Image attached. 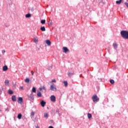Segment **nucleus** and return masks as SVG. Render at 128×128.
<instances>
[{"label":"nucleus","instance_id":"nucleus-1","mask_svg":"<svg viewBox=\"0 0 128 128\" xmlns=\"http://www.w3.org/2000/svg\"><path fill=\"white\" fill-rule=\"evenodd\" d=\"M121 36L125 40H128V31L122 30L120 32Z\"/></svg>","mask_w":128,"mask_h":128},{"label":"nucleus","instance_id":"nucleus-2","mask_svg":"<svg viewBox=\"0 0 128 128\" xmlns=\"http://www.w3.org/2000/svg\"><path fill=\"white\" fill-rule=\"evenodd\" d=\"M92 98L94 102H98L100 100V98L98 97V96H96V94L93 95L92 97Z\"/></svg>","mask_w":128,"mask_h":128},{"label":"nucleus","instance_id":"nucleus-3","mask_svg":"<svg viewBox=\"0 0 128 128\" xmlns=\"http://www.w3.org/2000/svg\"><path fill=\"white\" fill-rule=\"evenodd\" d=\"M50 90H52L53 92H56V90H58L56 86V85L54 84L50 85Z\"/></svg>","mask_w":128,"mask_h":128},{"label":"nucleus","instance_id":"nucleus-4","mask_svg":"<svg viewBox=\"0 0 128 128\" xmlns=\"http://www.w3.org/2000/svg\"><path fill=\"white\" fill-rule=\"evenodd\" d=\"M70 50L68 48L64 46L62 48V52L66 54V52H68Z\"/></svg>","mask_w":128,"mask_h":128},{"label":"nucleus","instance_id":"nucleus-5","mask_svg":"<svg viewBox=\"0 0 128 128\" xmlns=\"http://www.w3.org/2000/svg\"><path fill=\"white\" fill-rule=\"evenodd\" d=\"M50 100L51 102H56V96L54 95H52L50 96Z\"/></svg>","mask_w":128,"mask_h":128},{"label":"nucleus","instance_id":"nucleus-6","mask_svg":"<svg viewBox=\"0 0 128 128\" xmlns=\"http://www.w3.org/2000/svg\"><path fill=\"white\" fill-rule=\"evenodd\" d=\"M46 102H44V100H42L40 102V104H41L42 106V108H44V106H46Z\"/></svg>","mask_w":128,"mask_h":128},{"label":"nucleus","instance_id":"nucleus-7","mask_svg":"<svg viewBox=\"0 0 128 128\" xmlns=\"http://www.w3.org/2000/svg\"><path fill=\"white\" fill-rule=\"evenodd\" d=\"M18 104H22V98L20 97L18 98Z\"/></svg>","mask_w":128,"mask_h":128},{"label":"nucleus","instance_id":"nucleus-8","mask_svg":"<svg viewBox=\"0 0 128 128\" xmlns=\"http://www.w3.org/2000/svg\"><path fill=\"white\" fill-rule=\"evenodd\" d=\"M12 102H16V96H12Z\"/></svg>","mask_w":128,"mask_h":128},{"label":"nucleus","instance_id":"nucleus-9","mask_svg":"<svg viewBox=\"0 0 128 128\" xmlns=\"http://www.w3.org/2000/svg\"><path fill=\"white\" fill-rule=\"evenodd\" d=\"M46 42L48 46H50L52 44V42L50 40H46Z\"/></svg>","mask_w":128,"mask_h":128},{"label":"nucleus","instance_id":"nucleus-10","mask_svg":"<svg viewBox=\"0 0 128 128\" xmlns=\"http://www.w3.org/2000/svg\"><path fill=\"white\" fill-rule=\"evenodd\" d=\"M74 75V72H69L68 74V76H70V78H72V76Z\"/></svg>","mask_w":128,"mask_h":128},{"label":"nucleus","instance_id":"nucleus-11","mask_svg":"<svg viewBox=\"0 0 128 128\" xmlns=\"http://www.w3.org/2000/svg\"><path fill=\"white\" fill-rule=\"evenodd\" d=\"M112 46L115 50H116V48H118V44H116V43H114Z\"/></svg>","mask_w":128,"mask_h":128},{"label":"nucleus","instance_id":"nucleus-12","mask_svg":"<svg viewBox=\"0 0 128 128\" xmlns=\"http://www.w3.org/2000/svg\"><path fill=\"white\" fill-rule=\"evenodd\" d=\"M2 70L4 72H6V70H8V66H3Z\"/></svg>","mask_w":128,"mask_h":128},{"label":"nucleus","instance_id":"nucleus-13","mask_svg":"<svg viewBox=\"0 0 128 128\" xmlns=\"http://www.w3.org/2000/svg\"><path fill=\"white\" fill-rule=\"evenodd\" d=\"M4 84H6V86H8V84H10V81L8 80H6L4 81Z\"/></svg>","mask_w":128,"mask_h":128},{"label":"nucleus","instance_id":"nucleus-14","mask_svg":"<svg viewBox=\"0 0 128 128\" xmlns=\"http://www.w3.org/2000/svg\"><path fill=\"white\" fill-rule=\"evenodd\" d=\"M37 96H38V98H40V96H42V93H41L40 91H38V92H37Z\"/></svg>","mask_w":128,"mask_h":128},{"label":"nucleus","instance_id":"nucleus-15","mask_svg":"<svg viewBox=\"0 0 128 128\" xmlns=\"http://www.w3.org/2000/svg\"><path fill=\"white\" fill-rule=\"evenodd\" d=\"M30 80L29 78H26L24 80L25 82H26L27 84H28V82H30Z\"/></svg>","mask_w":128,"mask_h":128},{"label":"nucleus","instance_id":"nucleus-16","mask_svg":"<svg viewBox=\"0 0 128 128\" xmlns=\"http://www.w3.org/2000/svg\"><path fill=\"white\" fill-rule=\"evenodd\" d=\"M40 30L42 31V32H46V28H44V26H42L41 27Z\"/></svg>","mask_w":128,"mask_h":128},{"label":"nucleus","instance_id":"nucleus-17","mask_svg":"<svg viewBox=\"0 0 128 128\" xmlns=\"http://www.w3.org/2000/svg\"><path fill=\"white\" fill-rule=\"evenodd\" d=\"M122 0H117V1H116V4H122Z\"/></svg>","mask_w":128,"mask_h":128},{"label":"nucleus","instance_id":"nucleus-18","mask_svg":"<svg viewBox=\"0 0 128 128\" xmlns=\"http://www.w3.org/2000/svg\"><path fill=\"white\" fill-rule=\"evenodd\" d=\"M36 87H33L32 88V92H36Z\"/></svg>","mask_w":128,"mask_h":128},{"label":"nucleus","instance_id":"nucleus-19","mask_svg":"<svg viewBox=\"0 0 128 128\" xmlns=\"http://www.w3.org/2000/svg\"><path fill=\"white\" fill-rule=\"evenodd\" d=\"M63 83L64 84V86H66V88L68 86V81H64L63 82Z\"/></svg>","mask_w":128,"mask_h":128},{"label":"nucleus","instance_id":"nucleus-20","mask_svg":"<svg viewBox=\"0 0 128 128\" xmlns=\"http://www.w3.org/2000/svg\"><path fill=\"white\" fill-rule=\"evenodd\" d=\"M30 16H32V14H26V18H30Z\"/></svg>","mask_w":128,"mask_h":128},{"label":"nucleus","instance_id":"nucleus-21","mask_svg":"<svg viewBox=\"0 0 128 128\" xmlns=\"http://www.w3.org/2000/svg\"><path fill=\"white\" fill-rule=\"evenodd\" d=\"M18 120H20V118H22V114H20L18 115Z\"/></svg>","mask_w":128,"mask_h":128},{"label":"nucleus","instance_id":"nucleus-22","mask_svg":"<svg viewBox=\"0 0 128 128\" xmlns=\"http://www.w3.org/2000/svg\"><path fill=\"white\" fill-rule=\"evenodd\" d=\"M8 94H14V92H12V90H8Z\"/></svg>","mask_w":128,"mask_h":128},{"label":"nucleus","instance_id":"nucleus-23","mask_svg":"<svg viewBox=\"0 0 128 128\" xmlns=\"http://www.w3.org/2000/svg\"><path fill=\"white\" fill-rule=\"evenodd\" d=\"M88 118H92V114L88 113Z\"/></svg>","mask_w":128,"mask_h":128},{"label":"nucleus","instance_id":"nucleus-24","mask_svg":"<svg viewBox=\"0 0 128 128\" xmlns=\"http://www.w3.org/2000/svg\"><path fill=\"white\" fill-rule=\"evenodd\" d=\"M41 24H46V20H42Z\"/></svg>","mask_w":128,"mask_h":128},{"label":"nucleus","instance_id":"nucleus-25","mask_svg":"<svg viewBox=\"0 0 128 128\" xmlns=\"http://www.w3.org/2000/svg\"><path fill=\"white\" fill-rule=\"evenodd\" d=\"M48 113L44 114V118H48Z\"/></svg>","mask_w":128,"mask_h":128},{"label":"nucleus","instance_id":"nucleus-26","mask_svg":"<svg viewBox=\"0 0 128 128\" xmlns=\"http://www.w3.org/2000/svg\"><path fill=\"white\" fill-rule=\"evenodd\" d=\"M110 82L112 84H114V80H110Z\"/></svg>","mask_w":128,"mask_h":128},{"label":"nucleus","instance_id":"nucleus-27","mask_svg":"<svg viewBox=\"0 0 128 128\" xmlns=\"http://www.w3.org/2000/svg\"><path fill=\"white\" fill-rule=\"evenodd\" d=\"M34 42H38V39H36V38H34Z\"/></svg>","mask_w":128,"mask_h":128},{"label":"nucleus","instance_id":"nucleus-28","mask_svg":"<svg viewBox=\"0 0 128 128\" xmlns=\"http://www.w3.org/2000/svg\"><path fill=\"white\" fill-rule=\"evenodd\" d=\"M42 90H46V86H43L42 88Z\"/></svg>","mask_w":128,"mask_h":128},{"label":"nucleus","instance_id":"nucleus-29","mask_svg":"<svg viewBox=\"0 0 128 128\" xmlns=\"http://www.w3.org/2000/svg\"><path fill=\"white\" fill-rule=\"evenodd\" d=\"M52 82H56V80L55 79H53L52 80Z\"/></svg>","mask_w":128,"mask_h":128},{"label":"nucleus","instance_id":"nucleus-30","mask_svg":"<svg viewBox=\"0 0 128 128\" xmlns=\"http://www.w3.org/2000/svg\"><path fill=\"white\" fill-rule=\"evenodd\" d=\"M31 116H34V112H31Z\"/></svg>","mask_w":128,"mask_h":128},{"label":"nucleus","instance_id":"nucleus-31","mask_svg":"<svg viewBox=\"0 0 128 128\" xmlns=\"http://www.w3.org/2000/svg\"><path fill=\"white\" fill-rule=\"evenodd\" d=\"M56 114H60V110H58V109H57L56 110Z\"/></svg>","mask_w":128,"mask_h":128},{"label":"nucleus","instance_id":"nucleus-32","mask_svg":"<svg viewBox=\"0 0 128 128\" xmlns=\"http://www.w3.org/2000/svg\"><path fill=\"white\" fill-rule=\"evenodd\" d=\"M6 112H10V109L8 108H7L6 109Z\"/></svg>","mask_w":128,"mask_h":128},{"label":"nucleus","instance_id":"nucleus-33","mask_svg":"<svg viewBox=\"0 0 128 128\" xmlns=\"http://www.w3.org/2000/svg\"><path fill=\"white\" fill-rule=\"evenodd\" d=\"M31 74H32V76H34V71L32 70Z\"/></svg>","mask_w":128,"mask_h":128},{"label":"nucleus","instance_id":"nucleus-34","mask_svg":"<svg viewBox=\"0 0 128 128\" xmlns=\"http://www.w3.org/2000/svg\"><path fill=\"white\" fill-rule=\"evenodd\" d=\"M125 4L127 8H128V3H125Z\"/></svg>","mask_w":128,"mask_h":128},{"label":"nucleus","instance_id":"nucleus-35","mask_svg":"<svg viewBox=\"0 0 128 128\" xmlns=\"http://www.w3.org/2000/svg\"><path fill=\"white\" fill-rule=\"evenodd\" d=\"M2 54H4V52H6V50H2Z\"/></svg>","mask_w":128,"mask_h":128},{"label":"nucleus","instance_id":"nucleus-36","mask_svg":"<svg viewBox=\"0 0 128 128\" xmlns=\"http://www.w3.org/2000/svg\"><path fill=\"white\" fill-rule=\"evenodd\" d=\"M40 90H42V88H39Z\"/></svg>","mask_w":128,"mask_h":128},{"label":"nucleus","instance_id":"nucleus-37","mask_svg":"<svg viewBox=\"0 0 128 128\" xmlns=\"http://www.w3.org/2000/svg\"><path fill=\"white\" fill-rule=\"evenodd\" d=\"M20 88L21 90H24V87H23V86H20Z\"/></svg>","mask_w":128,"mask_h":128},{"label":"nucleus","instance_id":"nucleus-38","mask_svg":"<svg viewBox=\"0 0 128 128\" xmlns=\"http://www.w3.org/2000/svg\"><path fill=\"white\" fill-rule=\"evenodd\" d=\"M48 128H54L52 126H49Z\"/></svg>","mask_w":128,"mask_h":128}]
</instances>
